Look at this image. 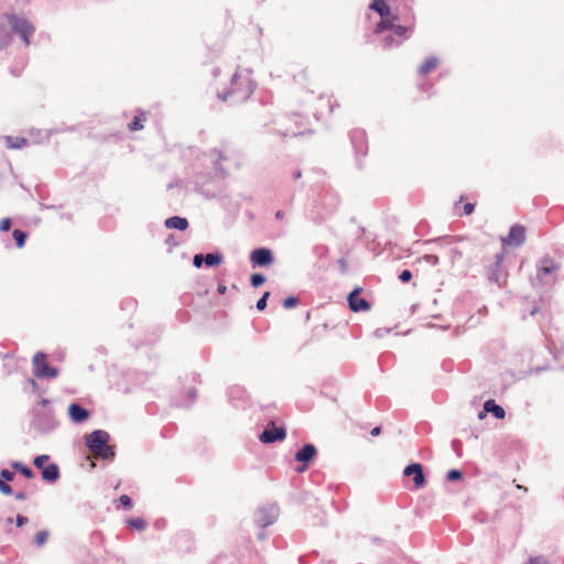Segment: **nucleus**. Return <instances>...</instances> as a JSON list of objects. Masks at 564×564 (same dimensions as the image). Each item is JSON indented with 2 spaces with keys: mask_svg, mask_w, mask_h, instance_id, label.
Returning a JSON list of instances; mask_svg holds the SVG:
<instances>
[{
  "mask_svg": "<svg viewBox=\"0 0 564 564\" xmlns=\"http://www.w3.org/2000/svg\"><path fill=\"white\" fill-rule=\"evenodd\" d=\"M110 436L106 431L97 430L86 436V445L96 457L111 459L113 449L108 445Z\"/></svg>",
  "mask_w": 564,
  "mask_h": 564,
  "instance_id": "nucleus-1",
  "label": "nucleus"
},
{
  "mask_svg": "<svg viewBox=\"0 0 564 564\" xmlns=\"http://www.w3.org/2000/svg\"><path fill=\"white\" fill-rule=\"evenodd\" d=\"M502 263L503 254L497 253L494 258L488 259L485 264L487 278L499 286H502L507 281V273L503 270Z\"/></svg>",
  "mask_w": 564,
  "mask_h": 564,
  "instance_id": "nucleus-2",
  "label": "nucleus"
},
{
  "mask_svg": "<svg viewBox=\"0 0 564 564\" xmlns=\"http://www.w3.org/2000/svg\"><path fill=\"white\" fill-rule=\"evenodd\" d=\"M33 366H34V375L37 378H55L58 375V371L56 368H53L47 362V357L43 352H36L33 356Z\"/></svg>",
  "mask_w": 564,
  "mask_h": 564,
  "instance_id": "nucleus-3",
  "label": "nucleus"
},
{
  "mask_svg": "<svg viewBox=\"0 0 564 564\" xmlns=\"http://www.w3.org/2000/svg\"><path fill=\"white\" fill-rule=\"evenodd\" d=\"M286 437V431L283 426H276L273 421H270L260 434L259 440L264 443H273L283 441Z\"/></svg>",
  "mask_w": 564,
  "mask_h": 564,
  "instance_id": "nucleus-4",
  "label": "nucleus"
},
{
  "mask_svg": "<svg viewBox=\"0 0 564 564\" xmlns=\"http://www.w3.org/2000/svg\"><path fill=\"white\" fill-rule=\"evenodd\" d=\"M253 90L252 82L248 76L236 73L231 79V94H240L242 97H248Z\"/></svg>",
  "mask_w": 564,
  "mask_h": 564,
  "instance_id": "nucleus-5",
  "label": "nucleus"
},
{
  "mask_svg": "<svg viewBox=\"0 0 564 564\" xmlns=\"http://www.w3.org/2000/svg\"><path fill=\"white\" fill-rule=\"evenodd\" d=\"M317 451L316 447L312 444L304 445L300 451L295 454V460L299 463H302V465L297 466L295 470L297 473H304L307 467L308 463L313 460V458L316 456Z\"/></svg>",
  "mask_w": 564,
  "mask_h": 564,
  "instance_id": "nucleus-6",
  "label": "nucleus"
},
{
  "mask_svg": "<svg viewBox=\"0 0 564 564\" xmlns=\"http://www.w3.org/2000/svg\"><path fill=\"white\" fill-rule=\"evenodd\" d=\"M9 22L13 31L21 35L25 44H29V36L33 33L34 28L28 21L17 15H10Z\"/></svg>",
  "mask_w": 564,
  "mask_h": 564,
  "instance_id": "nucleus-7",
  "label": "nucleus"
},
{
  "mask_svg": "<svg viewBox=\"0 0 564 564\" xmlns=\"http://www.w3.org/2000/svg\"><path fill=\"white\" fill-rule=\"evenodd\" d=\"M525 240V228L522 225H513L502 243L508 246H521Z\"/></svg>",
  "mask_w": 564,
  "mask_h": 564,
  "instance_id": "nucleus-8",
  "label": "nucleus"
},
{
  "mask_svg": "<svg viewBox=\"0 0 564 564\" xmlns=\"http://www.w3.org/2000/svg\"><path fill=\"white\" fill-rule=\"evenodd\" d=\"M361 289L357 288L348 295V304L354 312H365L370 308L369 302L360 296Z\"/></svg>",
  "mask_w": 564,
  "mask_h": 564,
  "instance_id": "nucleus-9",
  "label": "nucleus"
},
{
  "mask_svg": "<svg viewBox=\"0 0 564 564\" xmlns=\"http://www.w3.org/2000/svg\"><path fill=\"white\" fill-rule=\"evenodd\" d=\"M403 474L405 476H414L413 481L415 485V488H422L425 484V477L423 474V468L420 464L414 463L404 468Z\"/></svg>",
  "mask_w": 564,
  "mask_h": 564,
  "instance_id": "nucleus-10",
  "label": "nucleus"
},
{
  "mask_svg": "<svg viewBox=\"0 0 564 564\" xmlns=\"http://www.w3.org/2000/svg\"><path fill=\"white\" fill-rule=\"evenodd\" d=\"M250 259L254 264L261 267L268 265L273 261L272 253L267 248H259L253 250L250 254Z\"/></svg>",
  "mask_w": 564,
  "mask_h": 564,
  "instance_id": "nucleus-11",
  "label": "nucleus"
},
{
  "mask_svg": "<svg viewBox=\"0 0 564 564\" xmlns=\"http://www.w3.org/2000/svg\"><path fill=\"white\" fill-rule=\"evenodd\" d=\"M68 413L75 423H82L89 417V412L76 403L69 405Z\"/></svg>",
  "mask_w": 564,
  "mask_h": 564,
  "instance_id": "nucleus-12",
  "label": "nucleus"
},
{
  "mask_svg": "<svg viewBox=\"0 0 564 564\" xmlns=\"http://www.w3.org/2000/svg\"><path fill=\"white\" fill-rule=\"evenodd\" d=\"M397 21V15L389 14L388 17L381 18V20L376 24L373 33L380 34L386 30H392L394 28V22Z\"/></svg>",
  "mask_w": 564,
  "mask_h": 564,
  "instance_id": "nucleus-13",
  "label": "nucleus"
},
{
  "mask_svg": "<svg viewBox=\"0 0 564 564\" xmlns=\"http://www.w3.org/2000/svg\"><path fill=\"white\" fill-rule=\"evenodd\" d=\"M165 227L169 229L186 230L188 228V220L180 216H173L165 220Z\"/></svg>",
  "mask_w": 564,
  "mask_h": 564,
  "instance_id": "nucleus-14",
  "label": "nucleus"
},
{
  "mask_svg": "<svg viewBox=\"0 0 564 564\" xmlns=\"http://www.w3.org/2000/svg\"><path fill=\"white\" fill-rule=\"evenodd\" d=\"M440 65V59L436 56H431L426 58L422 65L419 67V73L421 75H427L434 72Z\"/></svg>",
  "mask_w": 564,
  "mask_h": 564,
  "instance_id": "nucleus-15",
  "label": "nucleus"
},
{
  "mask_svg": "<svg viewBox=\"0 0 564 564\" xmlns=\"http://www.w3.org/2000/svg\"><path fill=\"white\" fill-rule=\"evenodd\" d=\"M42 477L44 480L54 482L59 477V469L56 464H48L46 467H43Z\"/></svg>",
  "mask_w": 564,
  "mask_h": 564,
  "instance_id": "nucleus-16",
  "label": "nucleus"
},
{
  "mask_svg": "<svg viewBox=\"0 0 564 564\" xmlns=\"http://www.w3.org/2000/svg\"><path fill=\"white\" fill-rule=\"evenodd\" d=\"M485 412H490L497 419H503L506 416V412L502 406L498 405L494 400H487L484 404Z\"/></svg>",
  "mask_w": 564,
  "mask_h": 564,
  "instance_id": "nucleus-17",
  "label": "nucleus"
},
{
  "mask_svg": "<svg viewBox=\"0 0 564 564\" xmlns=\"http://www.w3.org/2000/svg\"><path fill=\"white\" fill-rule=\"evenodd\" d=\"M370 9L376 11L380 15V18H384L391 14L390 7L387 4L384 0H375L370 4Z\"/></svg>",
  "mask_w": 564,
  "mask_h": 564,
  "instance_id": "nucleus-18",
  "label": "nucleus"
},
{
  "mask_svg": "<svg viewBox=\"0 0 564 564\" xmlns=\"http://www.w3.org/2000/svg\"><path fill=\"white\" fill-rule=\"evenodd\" d=\"M147 120V113L141 111L139 112L133 120L129 123L130 131H138L143 129V122Z\"/></svg>",
  "mask_w": 564,
  "mask_h": 564,
  "instance_id": "nucleus-19",
  "label": "nucleus"
},
{
  "mask_svg": "<svg viewBox=\"0 0 564 564\" xmlns=\"http://www.w3.org/2000/svg\"><path fill=\"white\" fill-rule=\"evenodd\" d=\"M6 142L7 147L10 149H21L28 144V140L25 138L18 137H8Z\"/></svg>",
  "mask_w": 564,
  "mask_h": 564,
  "instance_id": "nucleus-20",
  "label": "nucleus"
},
{
  "mask_svg": "<svg viewBox=\"0 0 564 564\" xmlns=\"http://www.w3.org/2000/svg\"><path fill=\"white\" fill-rule=\"evenodd\" d=\"M128 525L138 531H142L147 527V521L142 518H132L127 521Z\"/></svg>",
  "mask_w": 564,
  "mask_h": 564,
  "instance_id": "nucleus-21",
  "label": "nucleus"
},
{
  "mask_svg": "<svg viewBox=\"0 0 564 564\" xmlns=\"http://www.w3.org/2000/svg\"><path fill=\"white\" fill-rule=\"evenodd\" d=\"M223 261V257L218 253H208L205 256V263L209 267L219 265Z\"/></svg>",
  "mask_w": 564,
  "mask_h": 564,
  "instance_id": "nucleus-22",
  "label": "nucleus"
},
{
  "mask_svg": "<svg viewBox=\"0 0 564 564\" xmlns=\"http://www.w3.org/2000/svg\"><path fill=\"white\" fill-rule=\"evenodd\" d=\"M12 236L15 240L17 247L22 248L25 243L26 234L20 229H15L13 230Z\"/></svg>",
  "mask_w": 564,
  "mask_h": 564,
  "instance_id": "nucleus-23",
  "label": "nucleus"
},
{
  "mask_svg": "<svg viewBox=\"0 0 564 564\" xmlns=\"http://www.w3.org/2000/svg\"><path fill=\"white\" fill-rule=\"evenodd\" d=\"M394 34L399 37H406L408 33L410 32V28L403 26V25H395L392 28Z\"/></svg>",
  "mask_w": 564,
  "mask_h": 564,
  "instance_id": "nucleus-24",
  "label": "nucleus"
},
{
  "mask_svg": "<svg viewBox=\"0 0 564 564\" xmlns=\"http://www.w3.org/2000/svg\"><path fill=\"white\" fill-rule=\"evenodd\" d=\"M48 455H40L34 459V465L36 468L43 470V467H46V463L48 462Z\"/></svg>",
  "mask_w": 564,
  "mask_h": 564,
  "instance_id": "nucleus-25",
  "label": "nucleus"
},
{
  "mask_svg": "<svg viewBox=\"0 0 564 564\" xmlns=\"http://www.w3.org/2000/svg\"><path fill=\"white\" fill-rule=\"evenodd\" d=\"M265 281V278L264 275L260 274V273H254L251 275V279H250V282H251V285L253 288H258L260 285H262Z\"/></svg>",
  "mask_w": 564,
  "mask_h": 564,
  "instance_id": "nucleus-26",
  "label": "nucleus"
},
{
  "mask_svg": "<svg viewBox=\"0 0 564 564\" xmlns=\"http://www.w3.org/2000/svg\"><path fill=\"white\" fill-rule=\"evenodd\" d=\"M299 304V299L295 296H289L283 301V307L286 310L293 308Z\"/></svg>",
  "mask_w": 564,
  "mask_h": 564,
  "instance_id": "nucleus-27",
  "label": "nucleus"
},
{
  "mask_svg": "<svg viewBox=\"0 0 564 564\" xmlns=\"http://www.w3.org/2000/svg\"><path fill=\"white\" fill-rule=\"evenodd\" d=\"M270 296V293L269 292H264V294L259 299V301L257 302V308L259 311H263L267 306V301H268V297Z\"/></svg>",
  "mask_w": 564,
  "mask_h": 564,
  "instance_id": "nucleus-28",
  "label": "nucleus"
},
{
  "mask_svg": "<svg viewBox=\"0 0 564 564\" xmlns=\"http://www.w3.org/2000/svg\"><path fill=\"white\" fill-rule=\"evenodd\" d=\"M47 536H48V533L46 531H40L37 534H36V544L39 546H42L45 544L46 540H47Z\"/></svg>",
  "mask_w": 564,
  "mask_h": 564,
  "instance_id": "nucleus-29",
  "label": "nucleus"
},
{
  "mask_svg": "<svg viewBox=\"0 0 564 564\" xmlns=\"http://www.w3.org/2000/svg\"><path fill=\"white\" fill-rule=\"evenodd\" d=\"M463 477V474L457 469H452L447 474V479L451 481L458 480Z\"/></svg>",
  "mask_w": 564,
  "mask_h": 564,
  "instance_id": "nucleus-30",
  "label": "nucleus"
},
{
  "mask_svg": "<svg viewBox=\"0 0 564 564\" xmlns=\"http://www.w3.org/2000/svg\"><path fill=\"white\" fill-rule=\"evenodd\" d=\"M119 502L121 506H123L124 508H128V509L131 508V506H132L131 498L128 495H121L119 498Z\"/></svg>",
  "mask_w": 564,
  "mask_h": 564,
  "instance_id": "nucleus-31",
  "label": "nucleus"
},
{
  "mask_svg": "<svg viewBox=\"0 0 564 564\" xmlns=\"http://www.w3.org/2000/svg\"><path fill=\"white\" fill-rule=\"evenodd\" d=\"M399 279L401 282L406 283L412 279V272L410 270H403L400 273Z\"/></svg>",
  "mask_w": 564,
  "mask_h": 564,
  "instance_id": "nucleus-32",
  "label": "nucleus"
},
{
  "mask_svg": "<svg viewBox=\"0 0 564 564\" xmlns=\"http://www.w3.org/2000/svg\"><path fill=\"white\" fill-rule=\"evenodd\" d=\"M0 491L4 495H11L12 488L2 479H0Z\"/></svg>",
  "mask_w": 564,
  "mask_h": 564,
  "instance_id": "nucleus-33",
  "label": "nucleus"
},
{
  "mask_svg": "<svg viewBox=\"0 0 564 564\" xmlns=\"http://www.w3.org/2000/svg\"><path fill=\"white\" fill-rule=\"evenodd\" d=\"M11 228V219L10 218H3L0 221V230L8 231Z\"/></svg>",
  "mask_w": 564,
  "mask_h": 564,
  "instance_id": "nucleus-34",
  "label": "nucleus"
},
{
  "mask_svg": "<svg viewBox=\"0 0 564 564\" xmlns=\"http://www.w3.org/2000/svg\"><path fill=\"white\" fill-rule=\"evenodd\" d=\"M0 475L7 481H12L14 478V474L8 469H2Z\"/></svg>",
  "mask_w": 564,
  "mask_h": 564,
  "instance_id": "nucleus-35",
  "label": "nucleus"
},
{
  "mask_svg": "<svg viewBox=\"0 0 564 564\" xmlns=\"http://www.w3.org/2000/svg\"><path fill=\"white\" fill-rule=\"evenodd\" d=\"M203 261L205 262V257L203 254H195L193 259V263L196 268H200Z\"/></svg>",
  "mask_w": 564,
  "mask_h": 564,
  "instance_id": "nucleus-36",
  "label": "nucleus"
},
{
  "mask_svg": "<svg viewBox=\"0 0 564 564\" xmlns=\"http://www.w3.org/2000/svg\"><path fill=\"white\" fill-rule=\"evenodd\" d=\"M463 209H464V210H463V214H464V215H466V216H468V215H470V214H473V213H474L475 205H474V204H471V203H467V204H465V205H464V208H463Z\"/></svg>",
  "mask_w": 564,
  "mask_h": 564,
  "instance_id": "nucleus-37",
  "label": "nucleus"
},
{
  "mask_svg": "<svg viewBox=\"0 0 564 564\" xmlns=\"http://www.w3.org/2000/svg\"><path fill=\"white\" fill-rule=\"evenodd\" d=\"M21 473L24 477L26 478H32L33 477V471L29 468V467H21Z\"/></svg>",
  "mask_w": 564,
  "mask_h": 564,
  "instance_id": "nucleus-38",
  "label": "nucleus"
},
{
  "mask_svg": "<svg viewBox=\"0 0 564 564\" xmlns=\"http://www.w3.org/2000/svg\"><path fill=\"white\" fill-rule=\"evenodd\" d=\"M26 522H28V518H25L23 516H20V514L17 516V524H18V527H22Z\"/></svg>",
  "mask_w": 564,
  "mask_h": 564,
  "instance_id": "nucleus-39",
  "label": "nucleus"
},
{
  "mask_svg": "<svg viewBox=\"0 0 564 564\" xmlns=\"http://www.w3.org/2000/svg\"><path fill=\"white\" fill-rule=\"evenodd\" d=\"M528 564H544L541 557H532L530 558Z\"/></svg>",
  "mask_w": 564,
  "mask_h": 564,
  "instance_id": "nucleus-40",
  "label": "nucleus"
},
{
  "mask_svg": "<svg viewBox=\"0 0 564 564\" xmlns=\"http://www.w3.org/2000/svg\"><path fill=\"white\" fill-rule=\"evenodd\" d=\"M14 497L17 500H20V501L26 499V495L23 491L17 492Z\"/></svg>",
  "mask_w": 564,
  "mask_h": 564,
  "instance_id": "nucleus-41",
  "label": "nucleus"
},
{
  "mask_svg": "<svg viewBox=\"0 0 564 564\" xmlns=\"http://www.w3.org/2000/svg\"><path fill=\"white\" fill-rule=\"evenodd\" d=\"M381 433L380 426H376L370 431L371 436H378Z\"/></svg>",
  "mask_w": 564,
  "mask_h": 564,
  "instance_id": "nucleus-42",
  "label": "nucleus"
},
{
  "mask_svg": "<svg viewBox=\"0 0 564 564\" xmlns=\"http://www.w3.org/2000/svg\"><path fill=\"white\" fill-rule=\"evenodd\" d=\"M394 42L393 37L392 36H387L384 39V46L386 47H389L392 43Z\"/></svg>",
  "mask_w": 564,
  "mask_h": 564,
  "instance_id": "nucleus-43",
  "label": "nucleus"
},
{
  "mask_svg": "<svg viewBox=\"0 0 564 564\" xmlns=\"http://www.w3.org/2000/svg\"><path fill=\"white\" fill-rule=\"evenodd\" d=\"M196 397H197L196 390L192 389V390L188 391V398H189L191 401L195 400Z\"/></svg>",
  "mask_w": 564,
  "mask_h": 564,
  "instance_id": "nucleus-44",
  "label": "nucleus"
},
{
  "mask_svg": "<svg viewBox=\"0 0 564 564\" xmlns=\"http://www.w3.org/2000/svg\"><path fill=\"white\" fill-rule=\"evenodd\" d=\"M226 291H227V286H226V285H224V284H219V285H218V288H217V292H218L219 294H225V293H226Z\"/></svg>",
  "mask_w": 564,
  "mask_h": 564,
  "instance_id": "nucleus-45",
  "label": "nucleus"
},
{
  "mask_svg": "<svg viewBox=\"0 0 564 564\" xmlns=\"http://www.w3.org/2000/svg\"><path fill=\"white\" fill-rule=\"evenodd\" d=\"M425 258H426V260L429 262H433V263L437 262V257L436 256H426Z\"/></svg>",
  "mask_w": 564,
  "mask_h": 564,
  "instance_id": "nucleus-46",
  "label": "nucleus"
},
{
  "mask_svg": "<svg viewBox=\"0 0 564 564\" xmlns=\"http://www.w3.org/2000/svg\"><path fill=\"white\" fill-rule=\"evenodd\" d=\"M12 467H13L14 469H19V470L21 471V467H25V466H24V465H22V464H20V463H13V464H12Z\"/></svg>",
  "mask_w": 564,
  "mask_h": 564,
  "instance_id": "nucleus-47",
  "label": "nucleus"
},
{
  "mask_svg": "<svg viewBox=\"0 0 564 564\" xmlns=\"http://www.w3.org/2000/svg\"><path fill=\"white\" fill-rule=\"evenodd\" d=\"M542 271H543L544 274L550 273V269H547V268H543Z\"/></svg>",
  "mask_w": 564,
  "mask_h": 564,
  "instance_id": "nucleus-48",
  "label": "nucleus"
},
{
  "mask_svg": "<svg viewBox=\"0 0 564 564\" xmlns=\"http://www.w3.org/2000/svg\"><path fill=\"white\" fill-rule=\"evenodd\" d=\"M302 176L301 172L299 171L295 175L296 178H300Z\"/></svg>",
  "mask_w": 564,
  "mask_h": 564,
  "instance_id": "nucleus-49",
  "label": "nucleus"
},
{
  "mask_svg": "<svg viewBox=\"0 0 564 564\" xmlns=\"http://www.w3.org/2000/svg\"><path fill=\"white\" fill-rule=\"evenodd\" d=\"M517 488H519V489H523V487H522V486H520V485H518V486H517ZM524 490H527V489L524 488Z\"/></svg>",
  "mask_w": 564,
  "mask_h": 564,
  "instance_id": "nucleus-50",
  "label": "nucleus"
}]
</instances>
